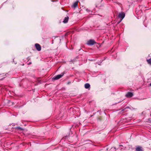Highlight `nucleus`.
<instances>
[{"label":"nucleus","instance_id":"f257e3e1","mask_svg":"<svg viewBox=\"0 0 151 151\" xmlns=\"http://www.w3.org/2000/svg\"><path fill=\"white\" fill-rule=\"evenodd\" d=\"M125 16V14L124 12H121L119 14L118 17L120 19V21L118 23H120L124 17Z\"/></svg>","mask_w":151,"mask_h":151},{"label":"nucleus","instance_id":"f03ea898","mask_svg":"<svg viewBox=\"0 0 151 151\" xmlns=\"http://www.w3.org/2000/svg\"><path fill=\"white\" fill-rule=\"evenodd\" d=\"M64 75V73H62L61 74L58 75L54 77L53 78V79L55 80H56L60 78Z\"/></svg>","mask_w":151,"mask_h":151},{"label":"nucleus","instance_id":"7ed1b4c3","mask_svg":"<svg viewBox=\"0 0 151 151\" xmlns=\"http://www.w3.org/2000/svg\"><path fill=\"white\" fill-rule=\"evenodd\" d=\"M94 43V41L92 40H90L88 41L87 44L89 45H93Z\"/></svg>","mask_w":151,"mask_h":151},{"label":"nucleus","instance_id":"20e7f679","mask_svg":"<svg viewBox=\"0 0 151 151\" xmlns=\"http://www.w3.org/2000/svg\"><path fill=\"white\" fill-rule=\"evenodd\" d=\"M35 47L37 50L38 51H40L41 50V47L40 45L36 43L35 44Z\"/></svg>","mask_w":151,"mask_h":151},{"label":"nucleus","instance_id":"39448f33","mask_svg":"<svg viewBox=\"0 0 151 151\" xmlns=\"http://www.w3.org/2000/svg\"><path fill=\"white\" fill-rule=\"evenodd\" d=\"M136 151H143V150L142 148V147L140 146H138L135 149Z\"/></svg>","mask_w":151,"mask_h":151},{"label":"nucleus","instance_id":"423d86ee","mask_svg":"<svg viewBox=\"0 0 151 151\" xmlns=\"http://www.w3.org/2000/svg\"><path fill=\"white\" fill-rule=\"evenodd\" d=\"M133 96L132 93L130 92H128L126 95V96L127 97H131Z\"/></svg>","mask_w":151,"mask_h":151},{"label":"nucleus","instance_id":"0eeeda50","mask_svg":"<svg viewBox=\"0 0 151 151\" xmlns=\"http://www.w3.org/2000/svg\"><path fill=\"white\" fill-rule=\"evenodd\" d=\"M78 6V2H75L73 5L72 7L74 8H75Z\"/></svg>","mask_w":151,"mask_h":151},{"label":"nucleus","instance_id":"6e6552de","mask_svg":"<svg viewBox=\"0 0 151 151\" xmlns=\"http://www.w3.org/2000/svg\"><path fill=\"white\" fill-rule=\"evenodd\" d=\"M68 17H65L63 22L64 23H66L68 22Z\"/></svg>","mask_w":151,"mask_h":151},{"label":"nucleus","instance_id":"1a4fd4ad","mask_svg":"<svg viewBox=\"0 0 151 151\" xmlns=\"http://www.w3.org/2000/svg\"><path fill=\"white\" fill-rule=\"evenodd\" d=\"M90 87V85L89 83H87L85 85V87L86 88H88Z\"/></svg>","mask_w":151,"mask_h":151},{"label":"nucleus","instance_id":"9d476101","mask_svg":"<svg viewBox=\"0 0 151 151\" xmlns=\"http://www.w3.org/2000/svg\"><path fill=\"white\" fill-rule=\"evenodd\" d=\"M147 61L149 64H151V58L148 60H147Z\"/></svg>","mask_w":151,"mask_h":151},{"label":"nucleus","instance_id":"9b49d317","mask_svg":"<svg viewBox=\"0 0 151 151\" xmlns=\"http://www.w3.org/2000/svg\"><path fill=\"white\" fill-rule=\"evenodd\" d=\"M95 46L96 45L97 47H98V45H97L98 44L97 43H96L95 42Z\"/></svg>","mask_w":151,"mask_h":151},{"label":"nucleus","instance_id":"f8f14e48","mask_svg":"<svg viewBox=\"0 0 151 151\" xmlns=\"http://www.w3.org/2000/svg\"><path fill=\"white\" fill-rule=\"evenodd\" d=\"M127 108H125L124 109H123L122 110V111H124Z\"/></svg>","mask_w":151,"mask_h":151},{"label":"nucleus","instance_id":"ddd939ff","mask_svg":"<svg viewBox=\"0 0 151 151\" xmlns=\"http://www.w3.org/2000/svg\"><path fill=\"white\" fill-rule=\"evenodd\" d=\"M150 86H151V83H150Z\"/></svg>","mask_w":151,"mask_h":151},{"label":"nucleus","instance_id":"4468645a","mask_svg":"<svg viewBox=\"0 0 151 151\" xmlns=\"http://www.w3.org/2000/svg\"><path fill=\"white\" fill-rule=\"evenodd\" d=\"M120 146H122V145H120Z\"/></svg>","mask_w":151,"mask_h":151},{"label":"nucleus","instance_id":"2eb2a0df","mask_svg":"<svg viewBox=\"0 0 151 151\" xmlns=\"http://www.w3.org/2000/svg\"><path fill=\"white\" fill-rule=\"evenodd\" d=\"M86 10H87V11L88 10H88H87V9H86Z\"/></svg>","mask_w":151,"mask_h":151},{"label":"nucleus","instance_id":"dca6fc26","mask_svg":"<svg viewBox=\"0 0 151 151\" xmlns=\"http://www.w3.org/2000/svg\"><path fill=\"white\" fill-rule=\"evenodd\" d=\"M150 115H151V114Z\"/></svg>","mask_w":151,"mask_h":151}]
</instances>
